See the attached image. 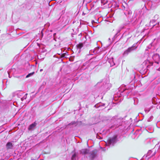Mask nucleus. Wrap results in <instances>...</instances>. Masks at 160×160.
<instances>
[{"mask_svg":"<svg viewBox=\"0 0 160 160\" xmlns=\"http://www.w3.org/2000/svg\"><path fill=\"white\" fill-rule=\"evenodd\" d=\"M96 86L98 88V90L102 93L104 94L106 92L109 90L111 87L107 79H104L102 81L97 83Z\"/></svg>","mask_w":160,"mask_h":160,"instance_id":"obj_1","label":"nucleus"},{"mask_svg":"<svg viewBox=\"0 0 160 160\" xmlns=\"http://www.w3.org/2000/svg\"><path fill=\"white\" fill-rule=\"evenodd\" d=\"M117 141V136L114 135L112 137L109 138L106 144L108 146H113Z\"/></svg>","mask_w":160,"mask_h":160,"instance_id":"obj_2","label":"nucleus"},{"mask_svg":"<svg viewBox=\"0 0 160 160\" xmlns=\"http://www.w3.org/2000/svg\"><path fill=\"white\" fill-rule=\"evenodd\" d=\"M145 8H143L142 9L139 11V16L138 20L141 22L144 17V14L145 12L148 11V10L146 8L145 4H144Z\"/></svg>","mask_w":160,"mask_h":160,"instance_id":"obj_3","label":"nucleus"},{"mask_svg":"<svg viewBox=\"0 0 160 160\" xmlns=\"http://www.w3.org/2000/svg\"><path fill=\"white\" fill-rule=\"evenodd\" d=\"M122 118H118L117 117H114L113 118L112 120L114 121L115 124L116 125L115 128L118 127L122 125Z\"/></svg>","mask_w":160,"mask_h":160,"instance_id":"obj_4","label":"nucleus"},{"mask_svg":"<svg viewBox=\"0 0 160 160\" xmlns=\"http://www.w3.org/2000/svg\"><path fill=\"white\" fill-rule=\"evenodd\" d=\"M101 52V49L99 47H98L95 48L93 50H91L89 52V55H92L96 54H98Z\"/></svg>","mask_w":160,"mask_h":160,"instance_id":"obj_5","label":"nucleus"},{"mask_svg":"<svg viewBox=\"0 0 160 160\" xmlns=\"http://www.w3.org/2000/svg\"><path fill=\"white\" fill-rule=\"evenodd\" d=\"M159 16L158 15H155L154 17V19H153L152 20H151L149 22L150 25V26H152L153 27H154L156 26V27H158V28L159 27H158V26L159 25V23L158 24H153V22H155L156 20H157Z\"/></svg>","mask_w":160,"mask_h":160,"instance_id":"obj_6","label":"nucleus"},{"mask_svg":"<svg viewBox=\"0 0 160 160\" xmlns=\"http://www.w3.org/2000/svg\"><path fill=\"white\" fill-rule=\"evenodd\" d=\"M155 152H152V151L151 150H149L148 151V152L147 153L146 155H145L143 156V157H145L146 159H148L150 158L153 157L155 154Z\"/></svg>","mask_w":160,"mask_h":160,"instance_id":"obj_7","label":"nucleus"},{"mask_svg":"<svg viewBox=\"0 0 160 160\" xmlns=\"http://www.w3.org/2000/svg\"><path fill=\"white\" fill-rule=\"evenodd\" d=\"M124 25H122L118 29L117 33L114 35L113 37L112 38V41H114V40L115 39V38L117 37V36L119 35L120 32L121 30L124 28Z\"/></svg>","mask_w":160,"mask_h":160,"instance_id":"obj_8","label":"nucleus"},{"mask_svg":"<svg viewBox=\"0 0 160 160\" xmlns=\"http://www.w3.org/2000/svg\"><path fill=\"white\" fill-rule=\"evenodd\" d=\"M143 65H146V68L147 69H148V68H149L152 65L153 62H150L148 60H146L143 62Z\"/></svg>","mask_w":160,"mask_h":160,"instance_id":"obj_9","label":"nucleus"},{"mask_svg":"<svg viewBox=\"0 0 160 160\" xmlns=\"http://www.w3.org/2000/svg\"><path fill=\"white\" fill-rule=\"evenodd\" d=\"M152 58L155 61V63L158 64V61L160 60V57L159 55L158 54H155L152 56Z\"/></svg>","mask_w":160,"mask_h":160,"instance_id":"obj_10","label":"nucleus"},{"mask_svg":"<svg viewBox=\"0 0 160 160\" xmlns=\"http://www.w3.org/2000/svg\"><path fill=\"white\" fill-rule=\"evenodd\" d=\"M133 51L132 48L129 47L122 54L123 56H126L129 54V53Z\"/></svg>","mask_w":160,"mask_h":160,"instance_id":"obj_11","label":"nucleus"},{"mask_svg":"<svg viewBox=\"0 0 160 160\" xmlns=\"http://www.w3.org/2000/svg\"><path fill=\"white\" fill-rule=\"evenodd\" d=\"M89 154H90L89 157L91 160H93L96 155V153L93 151L90 152Z\"/></svg>","mask_w":160,"mask_h":160,"instance_id":"obj_12","label":"nucleus"},{"mask_svg":"<svg viewBox=\"0 0 160 160\" xmlns=\"http://www.w3.org/2000/svg\"><path fill=\"white\" fill-rule=\"evenodd\" d=\"M89 150L88 149H83L80 151V153L82 154H87L89 153Z\"/></svg>","mask_w":160,"mask_h":160,"instance_id":"obj_13","label":"nucleus"},{"mask_svg":"<svg viewBox=\"0 0 160 160\" xmlns=\"http://www.w3.org/2000/svg\"><path fill=\"white\" fill-rule=\"evenodd\" d=\"M81 123V122L72 121L68 124V126L72 125L73 126H75L80 125Z\"/></svg>","mask_w":160,"mask_h":160,"instance_id":"obj_14","label":"nucleus"},{"mask_svg":"<svg viewBox=\"0 0 160 160\" xmlns=\"http://www.w3.org/2000/svg\"><path fill=\"white\" fill-rule=\"evenodd\" d=\"M12 143L10 142H8L6 145V147L7 149H11L12 148Z\"/></svg>","mask_w":160,"mask_h":160,"instance_id":"obj_15","label":"nucleus"},{"mask_svg":"<svg viewBox=\"0 0 160 160\" xmlns=\"http://www.w3.org/2000/svg\"><path fill=\"white\" fill-rule=\"evenodd\" d=\"M110 2V0H101V3L104 5L106 4L109 5Z\"/></svg>","mask_w":160,"mask_h":160,"instance_id":"obj_16","label":"nucleus"},{"mask_svg":"<svg viewBox=\"0 0 160 160\" xmlns=\"http://www.w3.org/2000/svg\"><path fill=\"white\" fill-rule=\"evenodd\" d=\"M104 105L105 104L100 102L97 104L94 105V107L97 108H98L100 107H103Z\"/></svg>","mask_w":160,"mask_h":160,"instance_id":"obj_17","label":"nucleus"},{"mask_svg":"<svg viewBox=\"0 0 160 160\" xmlns=\"http://www.w3.org/2000/svg\"><path fill=\"white\" fill-rule=\"evenodd\" d=\"M36 123L35 122L31 124L28 127L29 130H31L34 128L36 126Z\"/></svg>","mask_w":160,"mask_h":160,"instance_id":"obj_18","label":"nucleus"},{"mask_svg":"<svg viewBox=\"0 0 160 160\" xmlns=\"http://www.w3.org/2000/svg\"><path fill=\"white\" fill-rule=\"evenodd\" d=\"M137 43H135L132 45V46L130 47V48H131L132 49V50L133 51L137 48L138 46H137Z\"/></svg>","mask_w":160,"mask_h":160,"instance_id":"obj_19","label":"nucleus"},{"mask_svg":"<svg viewBox=\"0 0 160 160\" xmlns=\"http://www.w3.org/2000/svg\"><path fill=\"white\" fill-rule=\"evenodd\" d=\"M97 63L96 62H92L90 64V66H93V67H92V68H93L96 66H97Z\"/></svg>","mask_w":160,"mask_h":160,"instance_id":"obj_20","label":"nucleus"},{"mask_svg":"<svg viewBox=\"0 0 160 160\" xmlns=\"http://www.w3.org/2000/svg\"><path fill=\"white\" fill-rule=\"evenodd\" d=\"M88 63H87V62H86L84 63L83 66H82V70L88 68Z\"/></svg>","mask_w":160,"mask_h":160,"instance_id":"obj_21","label":"nucleus"},{"mask_svg":"<svg viewBox=\"0 0 160 160\" xmlns=\"http://www.w3.org/2000/svg\"><path fill=\"white\" fill-rule=\"evenodd\" d=\"M153 107L152 106H151L149 108H148V107H146L144 109V111L146 113L148 112L150 110V109L152 108Z\"/></svg>","mask_w":160,"mask_h":160,"instance_id":"obj_22","label":"nucleus"},{"mask_svg":"<svg viewBox=\"0 0 160 160\" xmlns=\"http://www.w3.org/2000/svg\"><path fill=\"white\" fill-rule=\"evenodd\" d=\"M110 63V65L111 66H113L114 65H115V64L113 61V58H112V59H110L109 60V61Z\"/></svg>","mask_w":160,"mask_h":160,"instance_id":"obj_23","label":"nucleus"},{"mask_svg":"<svg viewBox=\"0 0 160 160\" xmlns=\"http://www.w3.org/2000/svg\"><path fill=\"white\" fill-rule=\"evenodd\" d=\"M83 46V44L82 43H79L77 45V47L79 49H81Z\"/></svg>","mask_w":160,"mask_h":160,"instance_id":"obj_24","label":"nucleus"},{"mask_svg":"<svg viewBox=\"0 0 160 160\" xmlns=\"http://www.w3.org/2000/svg\"><path fill=\"white\" fill-rule=\"evenodd\" d=\"M34 73V72H32L31 73H30L28 74L26 76V78H28L29 77H30L32 76L33 74Z\"/></svg>","mask_w":160,"mask_h":160,"instance_id":"obj_25","label":"nucleus"},{"mask_svg":"<svg viewBox=\"0 0 160 160\" xmlns=\"http://www.w3.org/2000/svg\"><path fill=\"white\" fill-rule=\"evenodd\" d=\"M28 94L27 93H26L25 94L24 96V97L22 98H21V100L22 101H23L24 100V99H26L27 98V95Z\"/></svg>","mask_w":160,"mask_h":160,"instance_id":"obj_26","label":"nucleus"},{"mask_svg":"<svg viewBox=\"0 0 160 160\" xmlns=\"http://www.w3.org/2000/svg\"><path fill=\"white\" fill-rule=\"evenodd\" d=\"M76 153H74L72 155V160H75V158L76 157Z\"/></svg>","mask_w":160,"mask_h":160,"instance_id":"obj_27","label":"nucleus"},{"mask_svg":"<svg viewBox=\"0 0 160 160\" xmlns=\"http://www.w3.org/2000/svg\"><path fill=\"white\" fill-rule=\"evenodd\" d=\"M96 137L97 138H98L99 139H102V138L98 135H97Z\"/></svg>","mask_w":160,"mask_h":160,"instance_id":"obj_28","label":"nucleus"},{"mask_svg":"<svg viewBox=\"0 0 160 160\" xmlns=\"http://www.w3.org/2000/svg\"><path fill=\"white\" fill-rule=\"evenodd\" d=\"M125 90H126V89L125 88H124L121 91V92H123Z\"/></svg>","mask_w":160,"mask_h":160,"instance_id":"obj_29","label":"nucleus"},{"mask_svg":"<svg viewBox=\"0 0 160 160\" xmlns=\"http://www.w3.org/2000/svg\"><path fill=\"white\" fill-rule=\"evenodd\" d=\"M132 13L131 11L130 10H129L128 12V14H130Z\"/></svg>","mask_w":160,"mask_h":160,"instance_id":"obj_30","label":"nucleus"},{"mask_svg":"<svg viewBox=\"0 0 160 160\" xmlns=\"http://www.w3.org/2000/svg\"><path fill=\"white\" fill-rule=\"evenodd\" d=\"M157 70L158 71H160V68H159L158 69H157Z\"/></svg>","mask_w":160,"mask_h":160,"instance_id":"obj_31","label":"nucleus"},{"mask_svg":"<svg viewBox=\"0 0 160 160\" xmlns=\"http://www.w3.org/2000/svg\"><path fill=\"white\" fill-rule=\"evenodd\" d=\"M42 71H43V69H41L40 70V72H42Z\"/></svg>","mask_w":160,"mask_h":160,"instance_id":"obj_32","label":"nucleus"},{"mask_svg":"<svg viewBox=\"0 0 160 160\" xmlns=\"http://www.w3.org/2000/svg\"><path fill=\"white\" fill-rule=\"evenodd\" d=\"M121 87H120L119 88V91H120V89H121Z\"/></svg>","mask_w":160,"mask_h":160,"instance_id":"obj_33","label":"nucleus"},{"mask_svg":"<svg viewBox=\"0 0 160 160\" xmlns=\"http://www.w3.org/2000/svg\"><path fill=\"white\" fill-rule=\"evenodd\" d=\"M110 40H111V39H110V38H108V41H110Z\"/></svg>","mask_w":160,"mask_h":160,"instance_id":"obj_34","label":"nucleus"},{"mask_svg":"<svg viewBox=\"0 0 160 160\" xmlns=\"http://www.w3.org/2000/svg\"><path fill=\"white\" fill-rule=\"evenodd\" d=\"M103 150H105V148H103Z\"/></svg>","mask_w":160,"mask_h":160,"instance_id":"obj_35","label":"nucleus"},{"mask_svg":"<svg viewBox=\"0 0 160 160\" xmlns=\"http://www.w3.org/2000/svg\"><path fill=\"white\" fill-rule=\"evenodd\" d=\"M8 74L9 75V72H8ZM9 78H10V77L9 76Z\"/></svg>","mask_w":160,"mask_h":160,"instance_id":"obj_36","label":"nucleus"},{"mask_svg":"<svg viewBox=\"0 0 160 160\" xmlns=\"http://www.w3.org/2000/svg\"><path fill=\"white\" fill-rule=\"evenodd\" d=\"M114 126H112V127H111V128H112V127H114Z\"/></svg>","mask_w":160,"mask_h":160,"instance_id":"obj_37","label":"nucleus"},{"mask_svg":"<svg viewBox=\"0 0 160 160\" xmlns=\"http://www.w3.org/2000/svg\"><path fill=\"white\" fill-rule=\"evenodd\" d=\"M148 48H146V50H148Z\"/></svg>","mask_w":160,"mask_h":160,"instance_id":"obj_38","label":"nucleus"},{"mask_svg":"<svg viewBox=\"0 0 160 160\" xmlns=\"http://www.w3.org/2000/svg\"><path fill=\"white\" fill-rule=\"evenodd\" d=\"M129 94V93H127V95H128Z\"/></svg>","mask_w":160,"mask_h":160,"instance_id":"obj_39","label":"nucleus"},{"mask_svg":"<svg viewBox=\"0 0 160 160\" xmlns=\"http://www.w3.org/2000/svg\"><path fill=\"white\" fill-rule=\"evenodd\" d=\"M158 29H160V28H159Z\"/></svg>","mask_w":160,"mask_h":160,"instance_id":"obj_40","label":"nucleus"}]
</instances>
